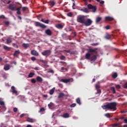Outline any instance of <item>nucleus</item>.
Here are the masks:
<instances>
[{
    "instance_id": "10",
    "label": "nucleus",
    "mask_w": 127,
    "mask_h": 127,
    "mask_svg": "<svg viewBox=\"0 0 127 127\" xmlns=\"http://www.w3.org/2000/svg\"><path fill=\"white\" fill-rule=\"evenodd\" d=\"M45 33L49 36H51V35H52V31L49 29H48L45 31Z\"/></svg>"
},
{
    "instance_id": "5",
    "label": "nucleus",
    "mask_w": 127,
    "mask_h": 127,
    "mask_svg": "<svg viewBox=\"0 0 127 127\" xmlns=\"http://www.w3.org/2000/svg\"><path fill=\"white\" fill-rule=\"evenodd\" d=\"M92 23H93V21L91 19L88 18L85 19L84 24L85 26H90L92 25Z\"/></svg>"
},
{
    "instance_id": "57",
    "label": "nucleus",
    "mask_w": 127,
    "mask_h": 127,
    "mask_svg": "<svg viewBox=\"0 0 127 127\" xmlns=\"http://www.w3.org/2000/svg\"><path fill=\"white\" fill-rule=\"evenodd\" d=\"M64 52H66V53H70L71 52V51L70 50H64Z\"/></svg>"
},
{
    "instance_id": "54",
    "label": "nucleus",
    "mask_w": 127,
    "mask_h": 127,
    "mask_svg": "<svg viewBox=\"0 0 127 127\" xmlns=\"http://www.w3.org/2000/svg\"><path fill=\"white\" fill-rule=\"evenodd\" d=\"M97 91L98 94H101V93H102V91H101V89H97Z\"/></svg>"
},
{
    "instance_id": "51",
    "label": "nucleus",
    "mask_w": 127,
    "mask_h": 127,
    "mask_svg": "<svg viewBox=\"0 0 127 127\" xmlns=\"http://www.w3.org/2000/svg\"><path fill=\"white\" fill-rule=\"evenodd\" d=\"M52 106H53V103H52V102H51L50 104H48V107H49L50 108H51Z\"/></svg>"
},
{
    "instance_id": "58",
    "label": "nucleus",
    "mask_w": 127,
    "mask_h": 127,
    "mask_svg": "<svg viewBox=\"0 0 127 127\" xmlns=\"http://www.w3.org/2000/svg\"><path fill=\"white\" fill-rule=\"evenodd\" d=\"M45 111V109H44V108H42L40 110V112H44Z\"/></svg>"
},
{
    "instance_id": "12",
    "label": "nucleus",
    "mask_w": 127,
    "mask_h": 127,
    "mask_svg": "<svg viewBox=\"0 0 127 127\" xmlns=\"http://www.w3.org/2000/svg\"><path fill=\"white\" fill-rule=\"evenodd\" d=\"M31 54H32V55H34V56H38V55H39V53H38V52L35 50L31 51Z\"/></svg>"
},
{
    "instance_id": "53",
    "label": "nucleus",
    "mask_w": 127,
    "mask_h": 127,
    "mask_svg": "<svg viewBox=\"0 0 127 127\" xmlns=\"http://www.w3.org/2000/svg\"><path fill=\"white\" fill-rule=\"evenodd\" d=\"M40 62H41L42 63H44V64H45V63H46V61H44V60H40Z\"/></svg>"
},
{
    "instance_id": "6",
    "label": "nucleus",
    "mask_w": 127,
    "mask_h": 127,
    "mask_svg": "<svg viewBox=\"0 0 127 127\" xmlns=\"http://www.w3.org/2000/svg\"><path fill=\"white\" fill-rule=\"evenodd\" d=\"M41 54L43 56H46V57H48V56H50V55L51 54V51L50 50L44 51L41 53Z\"/></svg>"
},
{
    "instance_id": "50",
    "label": "nucleus",
    "mask_w": 127,
    "mask_h": 127,
    "mask_svg": "<svg viewBox=\"0 0 127 127\" xmlns=\"http://www.w3.org/2000/svg\"><path fill=\"white\" fill-rule=\"evenodd\" d=\"M48 73H52V74H54V71L51 69V70H50L49 71H48Z\"/></svg>"
},
{
    "instance_id": "3",
    "label": "nucleus",
    "mask_w": 127,
    "mask_h": 127,
    "mask_svg": "<svg viewBox=\"0 0 127 127\" xmlns=\"http://www.w3.org/2000/svg\"><path fill=\"white\" fill-rule=\"evenodd\" d=\"M9 9L11 10H13L14 11H17V14H21V12L20 10L21 9V7H16V5L14 4H10L9 5Z\"/></svg>"
},
{
    "instance_id": "37",
    "label": "nucleus",
    "mask_w": 127,
    "mask_h": 127,
    "mask_svg": "<svg viewBox=\"0 0 127 127\" xmlns=\"http://www.w3.org/2000/svg\"><path fill=\"white\" fill-rule=\"evenodd\" d=\"M66 58L65 57V56H61L60 57V59L61 60H65V59Z\"/></svg>"
},
{
    "instance_id": "52",
    "label": "nucleus",
    "mask_w": 127,
    "mask_h": 127,
    "mask_svg": "<svg viewBox=\"0 0 127 127\" xmlns=\"http://www.w3.org/2000/svg\"><path fill=\"white\" fill-rule=\"evenodd\" d=\"M91 45H92V46H97V45H99V43H97L91 44Z\"/></svg>"
},
{
    "instance_id": "24",
    "label": "nucleus",
    "mask_w": 127,
    "mask_h": 127,
    "mask_svg": "<svg viewBox=\"0 0 127 127\" xmlns=\"http://www.w3.org/2000/svg\"><path fill=\"white\" fill-rule=\"evenodd\" d=\"M61 70V72H68V69L64 67H62Z\"/></svg>"
},
{
    "instance_id": "38",
    "label": "nucleus",
    "mask_w": 127,
    "mask_h": 127,
    "mask_svg": "<svg viewBox=\"0 0 127 127\" xmlns=\"http://www.w3.org/2000/svg\"><path fill=\"white\" fill-rule=\"evenodd\" d=\"M31 83H33V84H35L36 83V80H35V79L33 78L31 80Z\"/></svg>"
},
{
    "instance_id": "29",
    "label": "nucleus",
    "mask_w": 127,
    "mask_h": 127,
    "mask_svg": "<svg viewBox=\"0 0 127 127\" xmlns=\"http://www.w3.org/2000/svg\"><path fill=\"white\" fill-rule=\"evenodd\" d=\"M110 90L112 92L113 94H116V89L114 87H111Z\"/></svg>"
},
{
    "instance_id": "44",
    "label": "nucleus",
    "mask_w": 127,
    "mask_h": 127,
    "mask_svg": "<svg viewBox=\"0 0 127 127\" xmlns=\"http://www.w3.org/2000/svg\"><path fill=\"white\" fill-rule=\"evenodd\" d=\"M12 46H13V47H15L16 48H18V46H17V45L16 44L13 43Z\"/></svg>"
},
{
    "instance_id": "16",
    "label": "nucleus",
    "mask_w": 127,
    "mask_h": 127,
    "mask_svg": "<svg viewBox=\"0 0 127 127\" xmlns=\"http://www.w3.org/2000/svg\"><path fill=\"white\" fill-rule=\"evenodd\" d=\"M3 49H4V50H6V51H10V50L11 49V47H9L5 45L3 46Z\"/></svg>"
},
{
    "instance_id": "45",
    "label": "nucleus",
    "mask_w": 127,
    "mask_h": 127,
    "mask_svg": "<svg viewBox=\"0 0 127 127\" xmlns=\"http://www.w3.org/2000/svg\"><path fill=\"white\" fill-rule=\"evenodd\" d=\"M105 28L107 30L110 29L111 28V26L110 25H107L105 27Z\"/></svg>"
},
{
    "instance_id": "31",
    "label": "nucleus",
    "mask_w": 127,
    "mask_h": 127,
    "mask_svg": "<svg viewBox=\"0 0 127 127\" xmlns=\"http://www.w3.org/2000/svg\"><path fill=\"white\" fill-rule=\"evenodd\" d=\"M35 74L34 72H30L28 75V78H32Z\"/></svg>"
},
{
    "instance_id": "36",
    "label": "nucleus",
    "mask_w": 127,
    "mask_h": 127,
    "mask_svg": "<svg viewBox=\"0 0 127 127\" xmlns=\"http://www.w3.org/2000/svg\"><path fill=\"white\" fill-rule=\"evenodd\" d=\"M76 103L77 104H78V105H81V100L80 98L76 99Z\"/></svg>"
},
{
    "instance_id": "64",
    "label": "nucleus",
    "mask_w": 127,
    "mask_h": 127,
    "mask_svg": "<svg viewBox=\"0 0 127 127\" xmlns=\"http://www.w3.org/2000/svg\"><path fill=\"white\" fill-rule=\"evenodd\" d=\"M26 114H22L20 116V118H23V117H24V116H25Z\"/></svg>"
},
{
    "instance_id": "8",
    "label": "nucleus",
    "mask_w": 127,
    "mask_h": 127,
    "mask_svg": "<svg viewBox=\"0 0 127 127\" xmlns=\"http://www.w3.org/2000/svg\"><path fill=\"white\" fill-rule=\"evenodd\" d=\"M35 24L36 26H39V27H41V28H43V29L46 28V26L45 25L42 24L39 22H36L35 23Z\"/></svg>"
},
{
    "instance_id": "7",
    "label": "nucleus",
    "mask_w": 127,
    "mask_h": 127,
    "mask_svg": "<svg viewBox=\"0 0 127 127\" xmlns=\"http://www.w3.org/2000/svg\"><path fill=\"white\" fill-rule=\"evenodd\" d=\"M87 7L88 9H92V12H96V11L97 10V7L96 6H93L91 4H88Z\"/></svg>"
},
{
    "instance_id": "60",
    "label": "nucleus",
    "mask_w": 127,
    "mask_h": 127,
    "mask_svg": "<svg viewBox=\"0 0 127 127\" xmlns=\"http://www.w3.org/2000/svg\"><path fill=\"white\" fill-rule=\"evenodd\" d=\"M62 36V37H66L67 36V34H63Z\"/></svg>"
},
{
    "instance_id": "17",
    "label": "nucleus",
    "mask_w": 127,
    "mask_h": 127,
    "mask_svg": "<svg viewBox=\"0 0 127 127\" xmlns=\"http://www.w3.org/2000/svg\"><path fill=\"white\" fill-rule=\"evenodd\" d=\"M91 61H95L97 60V56L96 55H93L92 57L90 58Z\"/></svg>"
},
{
    "instance_id": "23",
    "label": "nucleus",
    "mask_w": 127,
    "mask_h": 127,
    "mask_svg": "<svg viewBox=\"0 0 127 127\" xmlns=\"http://www.w3.org/2000/svg\"><path fill=\"white\" fill-rule=\"evenodd\" d=\"M11 90L13 94H17V91L15 90V87H14V86L11 87Z\"/></svg>"
},
{
    "instance_id": "27",
    "label": "nucleus",
    "mask_w": 127,
    "mask_h": 127,
    "mask_svg": "<svg viewBox=\"0 0 127 127\" xmlns=\"http://www.w3.org/2000/svg\"><path fill=\"white\" fill-rule=\"evenodd\" d=\"M22 46L23 47H24L25 49H26L27 48H28V47H29V44L23 43L22 44Z\"/></svg>"
},
{
    "instance_id": "4",
    "label": "nucleus",
    "mask_w": 127,
    "mask_h": 127,
    "mask_svg": "<svg viewBox=\"0 0 127 127\" xmlns=\"http://www.w3.org/2000/svg\"><path fill=\"white\" fill-rule=\"evenodd\" d=\"M86 17H87V16L82 15L78 16L77 17V22L84 24V23H85V21L86 20Z\"/></svg>"
},
{
    "instance_id": "33",
    "label": "nucleus",
    "mask_w": 127,
    "mask_h": 127,
    "mask_svg": "<svg viewBox=\"0 0 127 127\" xmlns=\"http://www.w3.org/2000/svg\"><path fill=\"white\" fill-rule=\"evenodd\" d=\"M19 7H21V9H22V11H25V10L28 9L27 7H22L21 5Z\"/></svg>"
},
{
    "instance_id": "41",
    "label": "nucleus",
    "mask_w": 127,
    "mask_h": 127,
    "mask_svg": "<svg viewBox=\"0 0 127 127\" xmlns=\"http://www.w3.org/2000/svg\"><path fill=\"white\" fill-rule=\"evenodd\" d=\"M100 88H101V86H100V85L98 84L95 85V88L96 89V90L100 89Z\"/></svg>"
},
{
    "instance_id": "34",
    "label": "nucleus",
    "mask_w": 127,
    "mask_h": 127,
    "mask_svg": "<svg viewBox=\"0 0 127 127\" xmlns=\"http://www.w3.org/2000/svg\"><path fill=\"white\" fill-rule=\"evenodd\" d=\"M117 77H118V74L117 73V72H115L112 75V77L113 78V79H116V78H117Z\"/></svg>"
},
{
    "instance_id": "47",
    "label": "nucleus",
    "mask_w": 127,
    "mask_h": 127,
    "mask_svg": "<svg viewBox=\"0 0 127 127\" xmlns=\"http://www.w3.org/2000/svg\"><path fill=\"white\" fill-rule=\"evenodd\" d=\"M4 24H5V25H7V26L9 25V22L7 21H5Z\"/></svg>"
},
{
    "instance_id": "61",
    "label": "nucleus",
    "mask_w": 127,
    "mask_h": 127,
    "mask_svg": "<svg viewBox=\"0 0 127 127\" xmlns=\"http://www.w3.org/2000/svg\"><path fill=\"white\" fill-rule=\"evenodd\" d=\"M13 112H14V113H16V112H17V108H14L13 109Z\"/></svg>"
},
{
    "instance_id": "18",
    "label": "nucleus",
    "mask_w": 127,
    "mask_h": 127,
    "mask_svg": "<svg viewBox=\"0 0 127 127\" xmlns=\"http://www.w3.org/2000/svg\"><path fill=\"white\" fill-rule=\"evenodd\" d=\"M55 1H50L49 2V5H50L51 6H54V5H55Z\"/></svg>"
},
{
    "instance_id": "59",
    "label": "nucleus",
    "mask_w": 127,
    "mask_h": 127,
    "mask_svg": "<svg viewBox=\"0 0 127 127\" xmlns=\"http://www.w3.org/2000/svg\"><path fill=\"white\" fill-rule=\"evenodd\" d=\"M121 113L123 114H126V113H127V110H122Z\"/></svg>"
},
{
    "instance_id": "21",
    "label": "nucleus",
    "mask_w": 127,
    "mask_h": 127,
    "mask_svg": "<svg viewBox=\"0 0 127 127\" xmlns=\"http://www.w3.org/2000/svg\"><path fill=\"white\" fill-rule=\"evenodd\" d=\"M101 20H102V17H97L96 19V23H99V22H100V21H101Z\"/></svg>"
},
{
    "instance_id": "55",
    "label": "nucleus",
    "mask_w": 127,
    "mask_h": 127,
    "mask_svg": "<svg viewBox=\"0 0 127 127\" xmlns=\"http://www.w3.org/2000/svg\"><path fill=\"white\" fill-rule=\"evenodd\" d=\"M116 88L117 89H121V85H116Z\"/></svg>"
},
{
    "instance_id": "9",
    "label": "nucleus",
    "mask_w": 127,
    "mask_h": 127,
    "mask_svg": "<svg viewBox=\"0 0 127 127\" xmlns=\"http://www.w3.org/2000/svg\"><path fill=\"white\" fill-rule=\"evenodd\" d=\"M73 81V79L72 78H68V79H61V80H60V82H63V83H69V82L70 81Z\"/></svg>"
},
{
    "instance_id": "28",
    "label": "nucleus",
    "mask_w": 127,
    "mask_h": 127,
    "mask_svg": "<svg viewBox=\"0 0 127 127\" xmlns=\"http://www.w3.org/2000/svg\"><path fill=\"white\" fill-rule=\"evenodd\" d=\"M54 91H55V88H53L51 89L49 92L50 95H53V94H54Z\"/></svg>"
},
{
    "instance_id": "32",
    "label": "nucleus",
    "mask_w": 127,
    "mask_h": 127,
    "mask_svg": "<svg viewBox=\"0 0 127 127\" xmlns=\"http://www.w3.org/2000/svg\"><path fill=\"white\" fill-rule=\"evenodd\" d=\"M41 21H42V22H44V23H47V24L49 23V20H46L45 21H44V19H42L41 20Z\"/></svg>"
},
{
    "instance_id": "25",
    "label": "nucleus",
    "mask_w": 127,
    "mask_h": 127,
    "mask_svg": "<svg viewBox=\"0 0 127 127\" xmlns=\"http://www.w3.org/2000/svg\"><path fill=\"white\" fill-rule=\"evenodd\" d=\"M81 11H83V12H86V13H88L89 12V11L88 10V9L87 8H81L80 9Z\"/></svg>"
},
{
    "instance_id": "48",
    "label": "nucleus",
    "mask_w": 127,
    "mask_h": 127,
    "mask_svg": "<svg viewBox=\"0 0 127 127\" xmlns=\"http://www.w3.org/2000/svg\"><path fill=\"white\" fill-rule=\"evenodd\" d=\"M123 87L125 89H127V82L124 84Z\"/></svg>"
},
{
    "instance_id": "56",
    "label": "nucleus",
    "mask_w": 127,
    "mask_h": 127,
    "mask_svg": "<svg viewBox=\"0 0 127 127\" xmlns=\"http://www.w3.org/2000/svg\"><path fill=\"white\" fill-rule=\"evenodd\" d=\"M0 105L1 106H3L4 105V102L3 101H0Z\"/></svg>"
},
{
    "instance_id": "11",
    "label": "nucleus",
    "mask_w": 127,
    "mask_h": 127,
    "mask_svg": "<svg viewBox=\"0 0 127 127\" xmlns=\"http://www.w3.org/2000/svg\"><path fill=\"white\" fill-rule=\"evenodd\" d=\"M105 21H112L114 20V18L111 16H106L105 17Z\"/></svg>"
},
{
    "instance_id": "40",
    "label": "nucleus",
    "mask_w": 127,
    "mask_h": 127,
    "mask_svg": "<svg viewBox=\"0 0 127 127\" xmlns=\"http://www.w3.org/2000/svg\"><path fill=\"white\" fill-rule=\"evenodd\" d=\"M60 63H61V64H63V65H64V66H66L67 65V64L64 62L61 61V62H60Z\"/></svg>"
},
{
    "instance_id": "35",
    "label": "nucleus",
    "mask_w": 127,
    "mask_h": 127,
    "mask_svg": "<svg viewBox=\"0 0 127 127\" xmlns=\"http://www.w3.org/2000/svg\"><path fill=\"white\" fill-rule=\"evenodd\" d=\"M57 28L62 29L63 28V25H62V24H59L57 25Z\"/></svg>"
},
{
    "instance_id": "22",
    "label": "nucleus",
    "mask_w": 127,
    "mask_h": 127,
    "mask_svg": "<svg viewBox=\"0 0 127 127\" xmlns=\"http://www.w3.org/2000/svg\"><path fill=\"white\" fill-rule=\"evenodd\" d=\"M4 69L5 70V71H7V70H9L10 69L9 64H6L5 65H4Z\"/></svg>"
},
{
    "instance_id": "14",
    "label": "nucleus",
    "mask_w": 127,
    "mask_h": 127,
    "mask_svg": "<svg viewBox=\"0 0 127 127\" xmlns=\"http://www.w3.org/2000/svg\"><path fill=\"white\" fill-rule=\"evenodd\" d=\"M64 97H67V95H65L63 93H60L59 94L58 98V99H61V98H63Z\"/></svg>"
},
{
    "instance_id": "1",
    "label": "nucleus",
    "mask_w": 127,
    "mask_h": 127,
    "mask_svg": "<svg viewBox=\"0 0 127 127\" xmlns=\"http://www.w3.org/2000/svg\"><path fill=\"white\" fill-rule=\"evenodd\" d=\"M103 110H113L116 111L117 110V103L110 102L106 103V105H104L101 106Z\"/></svg>"
},
{
    "instance_id": "20",
    "label": "nucleus",
    "mask_w": 127,
    "mask_h": 127,
    "mask_svg": "<svg viewBox=\"0 0 127 127\" xmlns=\"http://www.w3.org/2000/svg\"><path fill=\"white\" fill-rule=\"evenodd\" d=\"M6 40V44H10V43H11V42H12V40L10 38H8Z\"/></svg>"
},
{
    "instance_id": "13",
    "label": "nucleus",
    "mask_w": 127,
    "mask_h": 127,
    "mask_svg": "<svg viewBox=\"0 0 127 127\" xmlns=\"http://www.w3.org/2000/svg\"><path fill=\"white\" fill-rule=\"evenodd\" d=\"M19 54H20V52L19 51V50H18L15 51L13 54V56H15V57H18Z\"/></svg>"
},
{
    "instance_id": "30",
    "label": "nucleus",
    "mask_w": 127,
    "mask_h": 127,
    "mask_svg": "<svg viewBox=\"0 0 127 127\" xmlns=\"http://www.w3.org/2000/svg\"><path fill=\"white\" fill-rule=\"evenodd\" d=\"M63 118H64L65 119H67V118H69V114L68 113H64L63 115Z\"/></svg>"
},
{
    "instance_id": "42",
    "label": "nucleus",
    "mask_w": 127,
    "mask_h": 127,
    "mask_svg": "<svg viewBox=\"0 0 127 127\" xmlns=\"http://www.w3.org/2000/svg\"><path fill=\"white\" fill-rule=\"evenodd\" d=\"M31 60H32V61H35V60H36V58H35V57H32L31 58Z\"/></svg>"
},
{
    "instance_id": "46",
    "label": "nucleus",
    "mask_w": 127,
    "mask_h": 127,
    "mask_svg": "<svg viewBox=\"0 0 127 127\" xmlns=\"http://www.w3.org/2000/svg\"><path fill=\"white\" fill-rule=\"evenodd\" d=\"M105 117H107V118H111V115H110L109 113H107L105 114Z\"/></svg>"
},
{
    "instance_id": "49",
    "label": "nucleus",
    "mask_w": 127,
    "mask_h": 127,
    "mask_svg": "<svg viewBox=\"0 0 127 127\" xmlns=\"http://www.w3.org/2000/svg\"><path fill=\"white\" fill-rule=\"evenodd\" d=\"M4 18H5V16H4V15H2L0 16V19H4Z\"/></svg>"
},
{
    "instance_id": "2",
    "label": "nucleus",
    "mask_w": 127,
    "mask_h": 127,
    "mask_svg": "<svg viewBox=\"0 0 127 127\" xmlns=\"http://www.w3.org/2000/svg\"><path fill=\"white\" fill-rule=\"evenodd\" d=\"M97 50H98L97 48L88 49V53L85 55V59L89 60V59H90V57H91V55H97V54H98Z\"/></svg>"
},
{
    "instance_id": "26",
    "label": "nucleus",
    "mask_w": 127,
    "mask_h": 127,
    "mask_svg": "<svg viewBox=\"0 0 127 127\" xmlns=\"http://www.w3.org/2000/svg\"><path fill=\"white\" fill-rule=\"evenodd\" d=\"M37 82H39L40 83H41L43 81L42 78H41V77L40 76H37Z\"/></svg>"
},
{
    "instance_id": "39",
    "label": "nucleus",
    "mask_w": 127,
    "mask_h": 127,
    "mask_svg": "<svg viewBox=\"0 0 127 127\" xmlns=\"http://www.w3.org/2000/svg\"><path fill=\"white\" fill-rule=\"evenodd\" d=\"M76 103H73L70 105V108H75V107H76Z\"/></svg>"
},
{
    "instance_id": "15",
    "label": "nucleus",
    "mask_w": 127,
    "mask_h": 127,
    "mask_svg": "<svg viewBox=\"0 0 127 127\" xmlns=\"http://www.w3.org/2000/svg\"><path fill=\"white\" fill-rule=\"evenodd\" d=\"M36 121V120L31 119L30 118H28L26 120V122H28V123H34Z\"/></svg>"
},
{
    "instance_id": "19",
    "label": "nucleus",
    "mask_w": 127,
    "mask_h": 127,
    "mask_svg": "<svg viewBox=\"0 0 127 127\" xmlns=\"http://www.w3.org/2000/svg\"><path fill=\"white\" fill-rule=\"evenodd\" d=\"M105 39H107V40H109V39H111V35L107 33L105 36Z\"/></svg>"
},
{
    "instance_id": "43",
    "label": "nucleus",
    "mask_w": 127,
    "mask_h": 127,
    "mask_svg": "<svg viewBox=\"0 0 127 127\" xmlns=\"http://www.w3.org/2000/svg\"><path fill=\"white\" fill-rule=\"evenodd\" d=\"M67 16H73V14L72 13V12H69V13H68L67 14Z\"/></svg>"
},
{
    "instance_id": "63",
    "label": "nucleus",
    "mask_w": 127,
    "mask_h": 127,
    "mask_svg": "<svg viewBox=\"0 0 127 127\" xmlns=\"http://www.w3.org/2000/svg\"><path fill=\"white\" fill-rule=\"evenodd\" d=\"M34 69V70H38L40 69L39 67H36Z\"/></svg>"
},
{
    "instance_id": "62",
    "label": "nucleus",
    "mask_w": 127,
    "mask_h": 127,
    "mask_svg": "<svg viewBox=\"0 0 127 127\" xmlns=\"http://www.w3.org/2000/svg\"><path fill=\"white\" fill-rule=\"evenodd\" d=\"M100 3H101V4H104V3H105V1H104L103 0L101 1V0H100Z\"/></svg>"
}]
</instances>
